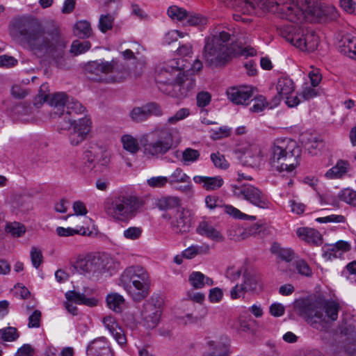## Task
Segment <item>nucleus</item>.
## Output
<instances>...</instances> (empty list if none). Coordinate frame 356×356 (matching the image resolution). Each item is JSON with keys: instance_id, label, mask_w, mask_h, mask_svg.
I'll use <instances>...</instances> for the list:
<instances>
[{"instance_id": "3c124183", "label": "nucleus", "mask_w": 356, "mask_h": 356, "mask_svg": "<svg viewBox=\"0 0 356 356\" xmlns=\"http://www.w3.org/2000/svg\"><path fill=\"white\" fill-rule=\"evenodd\" d=\"M6 232L14 237H19L25 233L26 229L23 225L15 222L6 226Z\"/></svg>"}, {"instance_id": "052dcab7", "label": "nucleus", "mask_w": 356, "mask_h": 356, "mask_svg": "<svg viewBox=\"0 0 356 356\" xmlns=\"http://www.w3.org/2000/svg\"><path fill=\"white\" fill-rule=\"evenodd\" d=\"M317 222L321 223H327V222H337L341 223L346 222V218L343 215H336L332 214L325 217L318 218L316 220Z\"/></svg>"}, {"instance_id": "4c0bfd02", "label": "nucleus", "mask_w": 356, "mask_h": 356, "mask_svg": "<svg viewBox=\"0 0 356 356\" xmlns=\"http://www.w3.org/2000/svg\"><path fill=\"white\" fill-rule=\"evenodd\" d=\"M170 185L176 184H191V178L181 168H177L168 177Z\"/></svg>"}, {"instance_id": "ea45409f", "label": "nucleus", "mask_w": 356, "mask_h": 356, "mask_svg": "<svg viewBox=\"0 0 356 356\" xmlns=\"http://www.w3.org/2000/svg\"><path fill=\"white\" fill-rule=\"evenodd\" d=\"M67 100L69 98L65 92H56L49 96V104L54 108H63Z\"/></svg>"}, {"instance_id": "0eeeda50", "label": "nucleus", "mask_w": 356, "mask_h": 356, "mask_svg": "<svg viewBox=\"0 0 356 356\" xmlns=\"http://www.w3.org/2000/svg\"><path fill=\"white\" fill-rule=\"evenodd\" d=\"M119 283L136 302L144 300L149 293L150 277L148 272L140 266L127 268L121 274Z\"/></svg>"}, {"instance_id": "4be33fe9", "label": "nucleus", "mask_w": 356, "mask_h": 356, "mask_svg": "<svg viewBox=\"0 0 356 356\" xmlns=\"http://www.w3.org/2000/svg\"><path fill=\"white\" fill-rule=\"evenodd\" d=\"M88 356H113L106 337H102L92 341L86 349Z\"/></svg>"}, {"instance_id": "c756f323", "label": "nucleus", "mask_w": 356, "mask_h": 356, "mask_svg": "<svg viewBox=\"0 0 356 356\" xmlns=\"http://www.w3.org/2000/svg\"><path fill=\"white\" fill-rule=\"evenodd\" d=\"M338 49L346 56L356 60V38L350 35H343L339 42Z\"/></svg>"}, {"instance_id": "f03ea898", "label": "nucleus", "mask_w": 356, "mask_h": 356, "mask_svg": "<svg viewBox=\"0 0 356 356\" xmlns=\"http://www.w3.org/2000/svg\"><path fill=\"white\" fill-rule=\"evenodd\" d=\"M275 11L281 17L293 23L323 19L335 20L339 17L337 8L332 5H320L317 0H277Z\"/></svg>"}, {"instance_id": "5fc2aeb1", "label": "nucleus", "mask_w": 356, "mask_h": 356, "mask_svg": "<svg viewBox=\"0 0 356 356\" xmlns=\"http://www.w3.org/2000/svg\"><path fill=\"white\" fill-rule=\"evenodd\" d=\"M185 19L186 20V23L191 26L203 25L205 24L207 21V19L201 15L193 13H187V16H186Z\"/></svg>"}, {"instance_id": "9b49d317", "label": "nucleus", "mask_w": 356, "mask_h": 356, "mask_svg": "<svg viewBox=\"0 0 356 356\" xmlns=\"http://www.w3.org/2000/svg\"><path fill=\"white\" fill-rule=\"evenodd\" d=\"M111 259L106 254H90L79 259L75 264L76 269L81 273L98 274L110 268Z\"/></svg>"}, {"instance_id": "c85d7f7f", "label": "nucleus", "mask_w": 356, "mask_h": 356, "mask_svg": "<svg viewBox=\"0 0 356 356\" xmlns=\"http://www.w3.org/2000/svg\"><path fill=\"white\" fill-rule=\"evenodd\" d=\"M209 352L207 356H229L231 353L230 344L227 339H220L207 342Z\"/></svg>"}, {"instance_id": "5701e85b", "label": "nucleus", "mask_w": 356, "mask_h": 356, "mask_svg": "<svg viewBox=\"0 0 356 356\" xmlns=\"http://www.w3.org/2000/svg\"><path fill=\"white\" fill-rule=\"evenodd\" d=\"M104 327L109 331L116 342L124 347L127 344V338L122 328L119 325L116 319L111 316H106L102 321Z\"/></svg>"}, {"instance_id": "dca6fc26", "label": "nucleus", "mask_w": 356, "mask_h": 356, "mask_svg": "<svg viewBox=\"0 0 356 356\" xmlns=\"http://www.w3.org/2000/svg\"><path fill=\"white\" fill-rule=\"evenodd\" d=\"M110 153L102 147L92 148L84 152V159L89 163L90 168H97L102 171L110 163Z\"/></svg>"}, {"instance_id": "f257e3e1", "label": "nucleus", "mask_w": 356, "mask_h": 356, "mask_svg": "<svg viewBox=\"0 0 356 356\" xmlns=\"http://www.w3.org/2000/svg\"><path fill=\"white\" fill-rule=\"evenodd\" d=\"M18 29L20 35L35 54L48 56L58 68L70 67L65 51L67 42L58 30L45 31L39 26L29 22L22 24Z\"/></svg>"}, {"instance_id": "69168bd1", "label": "nucleus", "mask_w": 356, "mask_h": 356, "mask_svg": "<svg viewBox=\"0 0 356 356\" xmlns=\"http://www.w3.org/2000/svg\"><path fill=\"white\" fill-rule=\"evenodd\" d=\"M230 134V129L226 127L223 126L219 127L216 130H212L211 134V138L215 140H220L222 138H225L229 136Z\"/></svg>"}, {"instance_id": "49530a36", "label": "nucleus", "mask_w": 356, "mask_h": 356, "mask_svg": "<svg viewBox=\"0 0 356 356\" xmlns=\"http://www.w3.org/2000/svg\"><path fill=\"white\" fill-rule=\"evenodd\" d=\"M168 15L172 19L181 22L187 16V11L177 6H172L168 8Z\"/></svg>"}, {"instance_id": "423d86ee", "label": "nucleus", "mask_w": 356, "mask_h": 356, "mask_svg": "<svg viewBox=\"0 0 356 356\" xmlns=\"http://www.w3.org/2000/svg\"><path fill=\"white\" fill-rule=\"evenodd\" d=\"M144 204L143 200L129 193H117L104 202L106 214L114 221L125 222L136 216Z\"/></svg>"}, {"instance_id": "8fccbe9b", "label": "nucleus", "mask_w": 356, "mask_h": 356, "mask_svg": "<svg viewBox=\"0 0 356 356\" xmlns=\"http://www.w3.org/2000/svg\"><path fill=\"white\" fill-rule=\"evenodd\" d=\"M205 275L200 272H193L188 278L191 286L195 289H202L204 286Z\"/></svg>"}, {"instance_id": "a19ab883", "label": "nucleus", "mask_w": 356, "mask_h": 356, "mask_svg": "<svg viewBox=\"0 0 356 356\" xmlns=\"http://www.w3.org/2000/svg\"><path fill=\"white\" fill-rule=\"evenodd\" d=\"M123 147L131 154L136 153L139 149L138 140L131 135H124L121 138Z\"/></svg>"}, {"instance_id": "2f4dec72", "label": "nucleus", "mask_w": 356, "mask_h": 356, "mask_svg": "<svg viewBox=\"0 0 356 356\" xmlns=\"http://www.w3.org/2000/svg\"><path fill=\"white\" fill-rule=\"evenodd\" d=\"M195 183L202 184L207 191H215L220 188L224 181L220 176L205 177L196 175L193 177Z\"/></svg>"}, {"instance_id": "20e7f679", "label": "nucleus", "mask_w": 356, "mask_h": 356, "mask_svg": "<svg viewBox=\"0 0 356 356\" xmlns=\"http://www.w3.org/2000/svg\"><path fill=\"white\" fill-rule=\"evenodd\" d=\"M339 304L334 300L322 298L302 299L296 302L294 308L312 327L323 331L330 322L337 321Z\"/></svg>"}, {"instance_id": "6e6d98bb", "label": "nucleus", "mask_w": 356, "mask_h": 356, "mask_svg": "<svg viewBox=\"0 0 356 356\" xmlns=\"http://www.w3.org/2000/svg\"><path fill=\"white\" fill-rule=\"evenodd\" d=\"M48 86L47 83H43L40 86V91L38 95L35 97L33 101V104L36 107H39L45 102H49V95L46 93V90L47 89Z\"/></svg>"}, {"instance_id": "412c9836", "label": "nucleus", "mask_w": 356, "mask_h": 356, "mask_svg": "<svg viewBox=\"0 0 356 356\" xmlns=\"http://www.w3.org/2000/svg\"><path fill=\"white\" fill-rule=\"evenodd\" d=\"M243 165L252 168H259L264 163V156L259 146L250 145L241 156Z\"/></svg>"}, {"instance_id": "e433bc0d", "label": "nucleus", "mask_w": 356, "mask_h": 356, "mask_svg": "<svg viewBox=\"0 0 356 356\" xmlns=\"http://www.w3.org/2000/svg\"><path fill=\"white\" fill-rule=\"evenodd\" d=\"M348 163L343 160L339 161L337 164L327 171L325 176L327 179L341 178L348 170Z\"/></svg>"}, {"instance_id": "e2e57ef3", "label": "nucleus", "mask_w": 356, "mask_h": 356, "mask_svg": "<svg viewBox=\"0 0 356 356\" xmlns=\"http://www.w3.org/2000/svg\"><path fill=\"white\" fill-rule=\"evenodd\" d=\"M42 314L36 309L29 317L28 327L29 328H38L40 326Z\"/></svg>"}, {"instance_id": "6e6552de", "label": "nucleus", "mask_w": 356, "mask_h": 356, "mask_svg": "<svg viewBox=\"0 0 356 356\" xmlns=\"http://www.w3.org/2000/svg\"><path fill=\"white\" fill-rule=\"evenodd\" d=\"M140 142L144 154L149 159L162 157L172 149L174 145L172 130L165 127L156 128L144 134Z\"/></svg>"}, {"instance_id": "39448f33", "label": "nucleus", "mask_w": 356, "mask_h": 356, "mask_svg": "<svg viewBox=\"0 0 356 356\" xmlns=\"http://www.w3.org/2000/svg\"><path fill=\"white\" fill-rule=\"evenodd\" d=\"M301 152L296 141L289 138H277L269 148V164L273 170L292 175L300 164Z\"/></svg>"}, {"instance_id": "f704fd0d", "label": "nucleus", "mask_w": 356, "mask_h": 356, "mask_svg": "<svg viewBox=\"0 0 356 356\" xmlns=\"http://www.w3.org/2000/svg\"><path fill=\"white\" fill-rule=\"evenodd\" d=\"M66 106L67 113L65 114H63L60 122L68 121V118H71L70 116L72 115H81L83 114L86 111L85 107L74 98H71L67 100Z\"/></svg>"}, {"instance_id": "58836bf2", "label": "nucleus", "mask_w": 356, "mask_h": 356, "mask_svg": "<svg viewBox=\"0 0 356 356\" xmlns=\"http://www.w3.org/2000/svg\"><path fill=\"white\" fill-rule=\"evenodd\" d=\"M74 32L79 38H88L92 35L90 24L86 20H80L75 24Z\"/></svg>"}, {"instance_id": "f8f14e48", "label": "nucleus", "mask_w": 356, "mask_h": 356, "mask_svg": "<svg viewBox=\"0 0 356 356\" xmlns=\"http://www.w3.org/2000/svg\"><path fill=\"white\" fill-rule=\"evenodd\" d=\"M232 192L235 197L245 200L259 208H270V202L267 195L259 188L252 185L243 184L239 186H233Z\"/></svg>"}, {"instance_id": "473e14b6", "label": "nucleus", "mask_w": 356, "mask_h": 356, "mask_svg": "<svg viewBox=\"0 0 356 356\" xmlns=\"http://www.w3.org/2000/svg\"><path fill=\"white\" fill-rule=\"evenodd\" d=\"M156 205L161 211L175 213L178 209L181 208V201L177 196H165L159 199Z\"/></svg>"}, {"instance_id": "9d476101", "label": "nucleus", "mask_w": 356, "mask_h": 356, "mask_svg": "<svg viewBox=\"0 0 356 356\" xmlns=\"http://www.w3.org/2000/svg\"><path fill=\"white\" fill-rule=\"evenodd\" d=\"M281 36L302 51H314L318 44V36L314 31L289 26L280 30Z\"/></svg>"}, {"instance_id": "13d9d810", "label": "nucleus", "mask_w": 356, "mask_h": 356, "mask_svg": "<svg viewBox=\"0 0 356 356\" xmlns=\"http://www.w3.org/2000/svg\"><path fill=\"white\" fill-rule=\"evenodd\" d=\"M168 182V177L164 176L152 177L147 181L148 186L152 188L164 187Z\"/></svg>"}, {"instance_id": "7c9ffc66", "label": "nucleus", "mask_w": 356, "mask_h": 356, "mask_svg": "<svg viewBox=\"0 0 356 356\" xmlns=\"http://www.w3.org/2000/svg\"><path fill=\"white\" fill-rule=\"evenodd\" d=\"M243 284L248 292H256L262 289L261 277L254 272L245 270L243 274Z\"/></svg>"}, {"instance_id": "a211bd4d", "label": "nucleus", "mask_w": 356, "mask_h": 356, "mask_svg": "<svg viewBox=\"0 0 356 356\" xmlns=\"http://www.w3.org/2000/svg\"><path fill=\"white\" fill-rule=\"evenodd\" d=\"M226 6L244 15L254 13L257 6H266V0H220Z\"/></svg>"}, {"instance_id": "680f3d73", "label": "nucleus", "mask_w": 356, "mask_h": 356, "mask_svg": "<svg viewBox=\"0 0 356 356\" xmlns=\"http://www.w3.org/2000/svg\"><path fill=\"white\" fill-rule=\"evenodd\" d=\"M31 259L32 265L38 268L42 262V254L40 250L35 247H32L31 250Z\"/></svg>"}, {"instance_id": "4d7b16f0", "label": "nucleus", "mask_w": 356, "mask_h": 356, "mask_svg": "<svg viewBox=\"0 0 356 356\" xmlns=\"http://www.w3.org/2000/svg\"><path fill=\"white\" fill-rule=\"evenodd\" d=\"M211 160L216 168L227 169L229 167V163L225 156L219 152L212 153L211 154Z\"/></svg>"}, {"instance_id": "72a5a7b5", "label": "nucleus", "mask_w": 356, "mask_h": 356, "mask_svg": "<svg viewBox=\"0 0 356 356\" xmlns=\"http://www.w3.org/2000/svg\"><path fill=\"white\" fill-rule=\"evenodd\" d=\"M296 233L300 238L308 243L314 245L321 243V234L314 229L300 227L297 229Z\"/></svg>"}, {"instance_id": "603ef678", "label": "nucleus", "mask_w": 356, "mask_h": 356, "mask_svg": "<svg viewBox=\"0 0 356 356\" xmlns=\"http://www.w3.org/2000/svg\"><path fill=\"white\" fill-rule=\"evenodd\" d=\"M19 337L17 329L13 327H8L0 330V338L5 341H13Z\"/></svg>"}, {"instance_id": "c9c22d12", "label": "nucleus", "mask_w": 356, "mask_h": 356, "mask_svg": "<svg viewBox=\"0 0 356 356\" xmlns=\"http://www.w3.org/2000/svg\"><path fill=\"white\" fill-rule=\"evenodd\" d=\"M108 308L116 313H121L124 307L125 300L118 293L108 294L106 298Z\"/></svg>"}, {"instance_id": "338daca9", "label": "nucleus", "mask_w": 356, "mask_h": 356, "mask_svg": "<svg viewBox=\"0 0 356 356\" xmlns=\"http://www.w3.org/2000/svg\"><path fill=\"white\" fill-rule=\"evenodd\" d=\"M296 268L298 273L302 275L309 277L312 275V271L309 265L303 260L296 261Z\"/></svg>"}, {"instance_id": "f3484780", "label": "nucleus", "mask_w": 356, "mask_h": 356, "mask_svg": "<svg viewBox=\"0 0 356 356\" xmlns=\"http://www.w3.org/2000/svg\"><path fill=\"white\" fill-rule=\"evenodd\" d=\"M67 301L65 302V307L69 313L76 316L78 314V309L74 303L85 305L90 307L97 305V300L94 298H87L83 293L75 291H69L65 293Z\"/></svg>"}, {"instance_id": "6ab92c4d", "label": "nucleus", "mask_w": 356, "mask_h": 356, "mask_svg": "<svg viewBox=\"0 0 356 356\" xmlns=\"http://www.w3.org/2000/svg\"><path fill=\"white\" fill-rule=\"evenodd\" d=\"M162 115L163 111L161 106L154 102L147 104L141 107H135L130 113L131 120L136 122H143L151 115L161 116Z\"/></svg>"}, {"instance_id": "79ce46f5", "label": "nucleus", "mask_w": 356, "mask_h": 356, "mask_svg": "<svg viewBox=\"0 0 356 356\" xmlns=\"http://www.w3.org/2000/svg\"><path fill=\"white\" fill-rule=\"evenodd\" d=\"M200 152L198 150L192 149L191 147L186 148L182 152L181 162L184 165H189L191 163H193L197 161L200 158Z\"/></svg>"}, {"instance_id": "ddd939ff", "label": "nucleus", "mask_w": 356, "mask_h": 356, "mask_svg": "<svg viewBox=\"0 0 356 356\" xmlns=\"http://www.w3.org/2000/svg\"><path fill=\"white\" fill-rule=\"evenodd\" d=\"M182 58L172 59L163 64L158 70L156 81L159 84V88L163 90L162 86L167 85L172 87L177 80V74L185 70Z\"/></svg>"}, {"instance_id": "a18cd8bd", "label": "nucleus", "mask_w": 356, "mask_h": 356, "mask_svg": "<svg viewBox=\"0 0 356 356\" xmlns=\"http://www.w3.org/2000/svg\"><path fill=\"white\" fill-rule=\"evenodd\" d=\"M254 103L250 108V111L254 113H259L263 111L264 109L266 107L272 108L270 105L273 103V99L271 101V102H267L265 97L259 95L254 98Z\"/></svg>"}, {"instance_id": "aec40b11", "label": "nucleus", "mask_w": 356, "mask_h": 356, "mask_svg": "<svg viewBox=\"0 0 356 356\" xmlns=\"http://www.w3.org/2000/svg\"><path fill=\"white\" fill-rule=\"evenodd\" d=\"M226 94L233 104L246 105L253 95V90L248 86H234L229 88Z\"/></svg>"}, {"instance_id": "a878e982", "label": "nucleus", "mask_w": 356, "mask_h": 356, "mask_svg": "<svg viewBox=\"0 0 356 356\" xmlns=\"http://www.w3.org/2000/svg\"><path fill=\"white\" fill-rule=\"evenodd\" d=\"M59 124L61 129L67 130L73 126L74 131L86 136L90 131L91 128V120L87 116L79 119L78 122L75 119L68 118V121L60 122Z\"/></svg>"}, {"instance_id": "4468645a", "label": "nucleus", "mask_w": 356, "mask_h": 356, "mask_svg": "<svg viewBox=\"0 0 356 356\" xmlns=\"http://www.w3.org/2000/svg\"><path fill=\"white\" fill-rule=\"evenodd\" d=\"M163 310V302L159 298H152L143 306L141 316L149 328H154L160 321Z\"/></svg>"}, {"instance_id": "774afa93", "label": "nucleus", "mask_w": 356, "mask_h": 356, "mask_svg": "<svg viewBox=\"0 0 356 356\" xmlns=\"http://www.w3.org/2000/svg\"><path fill=\"white\" fill-rule=\"evenodd\" d=\"M223 297L222 291L218 288L215 287L209 290V300L212 303H218L221 301Z\"/></svg>"}, {"instance_id": "b1692460", "label": "nucleus", "mask_w": 356, "mask_h": 356, "mask_svg": "<svg viewBox=\"0 0 356 356\" xmlns=\"http://www.w3.org/2000/svg\"><path fill=\"white\" fill-rule=\"evenodd\" d=\"M196 231L200 235L213 241L222 243L225 241V237L222 232L209 221H201L197 227Z\"/></svg>"}, {"instance_id": "7ed1b4c3", "label": "nucleus", "mask_w": 356, "mask_h": 356, "mask_svg": "<svg viewBox=\"0 0 356 356\" xmlns=\"http://www.w3.org/2000/svg\"><path fill=\"white\" fill-rule=\"evenodd\" d=\"M245 42V36L239 28L221 30L216 28L213 33L205 39L203 58L207 64L220 66L226 64L232 58L234 51L229 47V42Z\"/></svg>"}, {"instance_id": "37998d69", "label": "nucleus", "mask_w": 356, "mask_h": 356, "mask_svg": "<svg viewBox=\"0 0 356 356\" xmlns=\"http://www.w3.org/2000/svg\"><path fill=\"white\" fill-rule=\"evenodd\" d=\"M225 211L226 213L236 219L255 220L256 217L242 213L238 209L232 205H225Z\"/></svg>"}, {"instance_id": "393cba45", "label": "nucleus", "mask_w": 356, "mask_h": 356, "mask_svg": "<svg viewBox=\"0 0 356 356\" xmlns=\"http://www.w3.org/2000/svg\"><path fill=\"white\" fill-rule=\"evenodd\" d=\"M195 79L185 75L184 71L177 74V80L172 88L175 90H179V93L177 94V97H185L195 88Z\"/></svg>"}, {"instance_id": "c03bdc74", "label": "nucleus", "mask_w": 356, "mask_h": 356, "mask_svg": "<svg viewBox=\"0 0 356 356\" xmlns=\"http://www.w3.org/2000/svg\"><path fill=\"white\" fill-rule=\"evenodd\" d=\"M114 23V17L111 14L102 15L99 19V29L102 33L112 29Z\"/></svg>"}, {"instance_id": "bb28decb", "label": "nucleus", "mask_w": 356, "mask_h": 356, "mask_svg": "<svg viewBox=\"0 0 356 356\" xmlns=\"http://www.w3.org/2000/svg\"><path fill=\"white\" fill-rule=\"evenodd\" d=\"M276 89L277 95L275 96L273 98V103L270 105L271 108L277 106L282 98L293 92V82L291 79L288 78H280L277 83Z\"/></svg>"}, {"instance_id": "864d4df0", "label": "nucleus", "mask_w": 356, "mask_h": 356, "mask_svg": "<svg viewBox=\"0 0 356 356\" xmlns=\"http://www.w3.org/2000/svg\"><path fill=\"white\" fill-rule=\"evenodd\" d=\"M16 113H19V119L24 122H32L35 118L31 116V108L24 106H17L15 108Z\"/></svg>"}, {"instance_id": "2eb2a0df", "label": "nucleus", "mask_w": 356, "mask_h": 356, "mask_svg": "<svg viewBox=\"0 0 356 356\" xmlns=\"http://www.w3.org/2000/svg\"><path fill=\"white\" fill-rule=\"evenodd\" d=\"M163 218L170 220L171 228L177 234L188 232L191 227V211L183 207L178 209L173 216H171L170 213H165L163 215Z\"/></svg>"}, {"instance_id": "de8ad7c7", "label": "nucleus", "mask_w": 356, "mask_h": 356, "mask_svg": "<svg viewBox=\"0 0 356 356\" xmlns=\"http://www.w3.org/2000/svg\"><path fill=\"white\" fill-rule=\"evenodd\" d=\"M339 199L354 207H356V191L350 188H345L339 195Z\"/></svg>"}, {"instance_id": "cd10ccee", "label": "nucleus", "mask_w": 356, "mask_h": 356, "mask_svg": "<svg viewBox=\"0 0 356 356\" xmlns=\"http://www.w3.org/2000/svg\"><path fill=\"white\" fill-rule=\"evenodd\" d=\"M350 249V244L343 241H339L334 244L325 245L323 248V256L326 260L337 258Z\"/></svg>"}, {"instance_id": "bf43d9fd", "label": "nucleus", "mask_w": 356, "mask_h": 356, "mask_svg": "<svg viewBox=\"0 0 356 356\" xmlns=\"http://www.w3.org/2000/svg\"><path fill=\"white\" fill-rule=\"evenodd\" d=\"M142 232L143 229L140 227H130L124 231L123 236L127 239L136 240L140 237Z\"/></svg>"}, {"instance_id": "1a4fd4ad", "label": "nucleus", "mask_w": 356, "mask_h": 356, "mask_svg": "<svg viewBox=\"0 0 356 356\" xmlns=\"http://www.w3.org/2000/svg\"><path fill=\"white\" fill-rule=\"evenodd\" d=\"M86 72L90 74L89 78L96 81L114 83L120 81L122 76L118 74L127 72L124 65L116 60L108 61H92L86 66Z\"/></svg>"}, {"instance_id": "09e8293b", "label": "nucleus", "mask_w": 356, "mask_h": 356, "mask_svg": "<svg viewBox=\"0 0 356 356\" xmlns=\"http://www.w3.org/2000/svg\"><path fill=\"white\" fill-rule=\"evenodd\" d=\"M91 47V44L89 41L74 40L72 45L70 51L74 55H79L87 51Z\"/></svg>"}, {"instance_id": "0e129e2a", "label": "nucleus", "mask_w": 356, "mask_h": 356, "mask_svg": "<svg viewBox=\"0 0 356 356\" xmlns=\"http://www.w3.org/2000/svg\"><path fill=\"white\" fill-rule=\"evenodd\" d=\"M190 114V111L188 108H183L177 111L175 115L170 117L168 119V122L169 124H175L178 121L185 119Z\"/></svg>"}]
</instances>
